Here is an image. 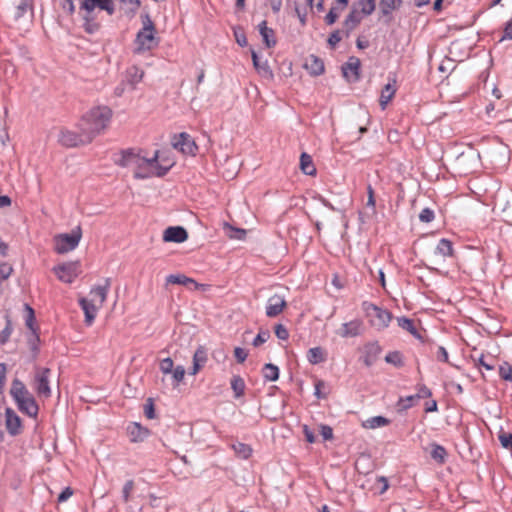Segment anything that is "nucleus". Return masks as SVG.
<instances>
[{"instance_id": "f257e3e1", "label": "nucleus", "mask_w": 512, "mask_h": 512, "mask_svg": "<svg viewBox=\"0 0 512 512\" xmlns=\"http://www.w3.org/2000/svg\"><path fill=\"white\" fill-rule=\"evenodd\" d=\"M111 117L112 111L107 106H98L90 109L79 122V129L86 135V141H92L105 130Z\"/></svg>"}, {"instance_id": "f03ea898", "label": "nucleus", "mask_w": 512, "mask_h": 512, "mask_svg": "<svg viewBox=\"0 0 512 512\" xmlns=\"http://www.w3.org/2000/svg\"><path fill=\"white\" fill-rule=\"evenodd\" d=\"M10 395L22 413L28 415L29 417H36L38 415L39 406L36 400L28 391L25 384L18 378H15L12 381Z\"/></svg>"}, {"instance_id": "7ed1b4c3", "label": "nucleus", "mask_w": 512, "mask_h": 512, "mask_svg": "<svg viewBox=\"0 0 512 512\" xmlns=\"http://www.w3.org/2000/svg\"><path fill=\"white\" fill-rule=\"evenodd\" d=\"M115 164L124 168H131L135 179H147V157L142 155V151L134 148L122 150Z\"/></svg>"}, {"instance_id": "20e7f679", "label": "nucleus", "mask_w": 512, "mask_h": 512, "mask_svg": "<svg viewBox=\"0 0 512 512\" xmlns=\"http://www.w3.org/2000/svg\"><path fill=\"white\" fill-rule=\"evenodd\" d=\"M142 28L135 39V53L141 54L158 46L159 41L155 34V25L148 14L141 15Z\"/></svg>"}, {"instance_id": "39448f33", "label": "nucleus", "mask_w": 512, "mask_h": 512, "mask_svg": "<svg viewBox=\"0 0 512 512\" xmlns=\"http://www.w3.org/2000/svg\"><path fill=\"white\" fill-rule=\"evenodd\" d=\"M82 238V229L78 225L70 233L58 234L53 238L54 250L58 254H64L74 250Z\"/></svg>"}, {"instance_id": "423d86ee", "label": "nucleus", "mask_w": 512, "mask_h": 512, "mask_svg": "<svg viewBox=\"0 0 512 512\" xmlns=\"http://www.w3.org/2000/svg\"><path fill=\"white\" fill-rule=\"evenodd\" d=\"M362 307L367 317L370 318L373 327L378 330H383L388 327L392 319L391 312L368 301H364Z\"/></svg>"}, {"instance_id": "0eeeda50", "label": "nucleus", "mask_w": 512, "mask_h": 512, "mask_svg": "<svg viewBox=\"0 0 512 512\" xmlns=\"http://www.w3.org/2000/svg\"><path fill=\"white\" fill-rule=\"evenodd\" d=\"M51 370L49 368L36 367L33 386L38 396L49 398L51 396V389L49 386V376Z\"/></svg>"}, {"instance_id": "6e6552de", "label": "nucleus", "mask_w": 512, "mask_h": 512, "mask_svg": "<svg viewBox=\"0 0 512 512\" xmlns=\"http://www.w3.org/2000/svg\"><path fill=\"white\" fill-rule=\"evenodd\" d=\"M173 148L181 151L186 155H196L198 146L193 138L186 132H181L178 135H174L172 139Z\"/></svg>"}, {"instance_id": "1a4fd4ad", "label": "nucleus", "mask_w": 512, "mask_h": 512, "mask_svg": "<svg viewBox=\"0 0 512 512\" xmlns=\"http://www.w3.org/2000/svg\"><path fill=\"white\" fill-rule=\"evenodd\" d=\"M172 164L162 165L159 161V151L156 150L151 158H147V166L145 168L147 179L152 177H163L170 170Z\"/></svg>"}, {"instance_id": "9d476101", "label": "nucleus", "mask_w": 512, "mask_h": 512, "mask_svg": "<svg viewBox=\"0 0 512 512\" xmlns=\"http://www.w3.org/2000/svg\"><path fill=\"white\" fill-rule=\"evenodd\" d=\"M58 279L65 283H72L78 276V262H68L53 268Z\"/></svg>"}, {"instance_id": "9b49d317", "label": "nucleus", "mask_w": 512, "mask_h": 512, "mask_svg": "<svg viewBox=\"0 0 512 512\" xmlns=\"http://www.w3.org/2000/svg\"><path fill=\"white\" fill-rule=\"evenodd\" d=\"M105 10L109 15L114 13L112 0H81L80 9L85 14H95V8Z\"/></svg>"}, {"instance_id": "f8f14e48", "label": "nucleus", "mask_w": 512, "mask_h": 512, "mask_svg": "<svg viewBox=\"0 0 512 512\" xmlns=\"http://www.w3.org/2000/svg\"><path fill=\"white\" fill-rule=\"evenodd\" d=\"M59 142L65 147H76L88 144L91 141H86V135H84L82 131L76 133L69 130H62L59 135Z\"/></svg>"}, {"instance_id": "ddd939ff", "label": "nucleus", "mask_w": 512, "mask_h": 512, "mask_svg": "<svg viewBox=\"0 0 512 512\" xmlns=\"http://www.w3.org/2000/svg\"><path fill=\"white\" fill-rule=\"evenodd\" d=\"M5 425L11 436H18L22 433V420L10 407L5 409Z\"/></svg>"}, {"instance_id": "4468645a", "label": "nucleus", "mask_w": 512, "mask_h": 512, "mask_svg": "<svg viewBox=\"0 0 512 512\" xmlns=\"http://www.w3.org/2000/svg\"><path fill=\"white\" fill-rule=\"evenodd\" d=\"M382 351L378 342H370L364 346L363 356L361 357L366 367H371L378 359Z\"/></svg>"}, {"instance_id": "2eb2a0df", "label": "nucleus", "mask_w": 512, "mask_h": 512, "mask_svg": "<svg viewBox=\"0 0 512 512\" xmlns=\"http://www.w3.org/2000/svg\"><path fill=\"white\" fill-rule=\"evenodd\" d=\"M188 238L186 229L182 226H170L163 232L165 242L182 243Z\"/></svg>"}, {"instance_id": "dca6fc26", "label": "nucleus", "mask_w": 512, "mask_h": 512, "mask_svg": "<svg viewBox=\"0 0 512 512\" xmlns=\"http://www.w3.org/2000/svg\"><path fill=\"white\" fill-rule=\"evenodd\" d=\"M363 330V322L360 319H354L350 322L343 323L338 330V335L342 338L357 337L361 335Z\"/></svg>"}, {"instance_id": "f3484780", "label": "nucleus", "mask_w": 512, "mask_h": 512, "mask_svg": "<svg viewBox=\"0 0 512 512\" xmlns=\"http://www.w3.org/2000/svg\"><path fill=\"white\" fill-rule=\"evenodd\" d=\"M127 433L131 442L141 443L150 435V430L137 422H132L127 427Z\"/></svg>"}, {"instance_id": "a211bd4d", "label": "nucleus", "mask_w": 512, "mask_h": 512, "mask_svg": "<svg viewBox=\"0 0 512 512\" xmlns=\"http://www.w3.org/2000/svg\"><path fill=\"white\" fill-rule=\"evenodd\" d=\"M287 303L285 299L277 294L271 296L266 305V315L269 318H274L278 316L283 309L286 307Z\"/></svg>"}, {"instance_id": "6ab92c4d", "label": "nucleus", "mask_w": 512, "mask_h": 512, "mask_svg": "<svg viewBox=\"0 0 512 512\" xmlns=\"http://www.w3.org/2000/svg\"><path fill=\"white\" fill-rule=\"evenodd\" d=\"M360 61L358 58L352 57L342 66L343 76L349 82H356L359 80Z\"/></svg>"}, {"instance_id": "aec40b11", "label": "nucleus", "mask_w": 512, "mask_h": 512, "mask_svg": "<svg viewBox=\"0 0 512 512\" xmlns=\"http://www.w3.org/2000/svg\"><path fill=\"white\" fill-rule=\"evenodd\" d=\"M362 18L359 10L354 6L343 22L345 34L348 37L350 33L360 24Z\"/></svg>"}, {"instance_id": "412c9836", "label": "nucleus", "mask_w": 512, "mask_h": 512, "mask_svg": "<svg viewBox=\"0 0 512 512\" xmlns=\"http://www.w3.org/2000/svg\"><path fill=\"white\" fill-rule=\"evenodd\" d=\"M306 70L313 76H319L324 72V62L315 55H310L305 62Z\"/></svg>"}, {"instance_id": "4be33fe9", "label": "nucleus", "mask_w": 512, "mask_h": 512, "mask_svg": "<svg viewBox=\"0 0 512 512\" xmlns=\"http://www.w3.org/2000/svg\"><path fill=\"white\" fill-rule=\"evenodd\" d=\"M79 304L85 314V323L87 325H91L96 317L97 307L93 303V300H88L86 298H81L79 300Z\"/></svg>"}, {"instance_id": "5701e85b", "label": "nucleus", "mask_w": 512, "mask_h": 512, "mask_svg": "<svg viewBox=\"0 0 512 512\" xmlns=\"http://www.w3.org/2000/svg\"><path fill=\"white\" fill-rule=\"evenodd\" d=\"M166 284H177L186 287H189V285H193L194 289H198L201 286L194 279L180 273L168 275L166 277Z\"/></svg>"}, {"instance_id": "b1692460", "label": "nucleus", "mask_w": 512, "mask_h": 512, "mask_svg": "<svg viewBox=\"0 0 512 512\" xmlns=\"http://www.w3.org/2000/svg\"><path fill=\"white\" fill-rule=\"evenodd\" d=\"M259 32L262 36L263 42L267 48H272L276 45V38L274 30L267 27V22L264 20L259 25Z\"/></svg>"}, {"instance_id": "393cba45", "label": "nucleus", "mask_w": 512, "mask_h": 512, "mask_svg": "<svg viewBox=\"0 0 512 512\" xmlns=\"http://www.w3.org/2000/svg\"><path fill=\"white\" fill-rule=\"evenodd\" d=\"M110 286H111V279L105 278L104 284L98 285V286L92 288L90 291V294L94 297L92 300L94 301L95 298H98L100 305H102L107 298V294H108Z\"/></svg>"}, {"instance_id": "a878e982", "label": "nucleus", "mask_w": 512, "mask_h": 512, "mask_svg": "<svg viewBox=\"0 0 512 512\" xmlns=\"http://www.w3.org/2000/svg\"><path fill=\"white\" fill-rule=\"evenodd\" d=\"M40 337L37 331H34L33 333H30L27 336V345L29 347V350L31 352V360L35 361L39 355L40 348Z\"/></svg>"}, {"instance_id": "bb28decb", "label": "nucleus", "mask_w": 512, "mask_h": 512, "mask_svg": "<svg viewBox=\"0 0 512 512\" xmlns=\"http://www.w3.org/2000/svg\"><path fill=\"white\" fill-rule=\"evenodd\" d=\"M430 456L438 464H444L447 458V450L440 444L432 443Z\"/></svg>"}, {"instance_id": "cd10ccee", "label": "nucleus", "mask_w": 512, "mask_h": 512, "mask_svg": "<svg viewBox=\"0 0 512 512\" xmlns=\"http://www.w3.org/2000/svg\"><path fill=\"white\" fill-rule=\"evenodd\" d=\"M300 169L304 174L309 176L316 174V168L314 166L312 157L307 153H302L300 156Z\"/></svg>"}, {"instance_id": "c85d7f7f", "label": "nucleus", "mask_w": 512, "mask_h": 512, "mask_svg": "<svg viewBox=\"0 0 512 512\" xmlns=\"http://www.w3.org/2000/svg\"><path fill=\"white\" fill-rule=\"evenodd\" d=\"M397 323H398L399 327L408 331L414 337H416L418 339L421 338V335L419 334L417 328L415 327L414 321L412 319L404 317V316L398 317Z\"/></svg>"}, {"instance_id": "c756f323", "label": "nucleus", "mask_w": 512, "mask_h": 512, "mask_svg": "<svg viewBox=\"0 0 512 512\" xmlns=\"http://www.w3.org/2000/svg\"><path fill=\"white\" fill-rule=\"evenodd\" d=\"M307 360L311 364H319L326 360V355L321 347H313L307 351Z\"/></svg>"}, {"instance_id": "7c9ffc66", "label": "nucleus", "mask_w": 512, "mask_h": 512, "mask_svg": "<svg viewBox=\"0 0 512 512\" xmlns=\"http://www.w3.org/2000/svg\"><path fill=\"white\" fill-rule=\"evenodd\" d=\"M390 420L384 416L370 417L362 423V426L367 429H376L379 427L387 426Z\"/></svg>"}, {"instance_id": "2f4dec72", "label": "nucleus", "mask_w": 512, "mask_h": 512, "mask_svg": "<svg viewBox=\"0 0 512 512\" xmlns=\"http://www.w3.org/2000/svg\"><path fill=\"white\" fill-rule=\"evenodd\" d=\"M262 375L265 381L275 382L279 378V368L272 363H267L262 368Z\"/></svg>"}, {"instance_id": "473e14b6", "label": "nucleus", "mask_w": 512, "mask_h": 512, "mask_svg": "<svg viewBox=\"0 0 512 512\" xmlns=\"http://www.w3.org/2000/svg\"><path fill=\"white\" fill-rule=\"evenodd\" d=\"M144 77V71L136 66H132L127 70V79L134 89L135 86L142 81Z\"/></svg>"}, {"instance_id": "72a5a7b5", "label": "nucleus", "mask_w": 512, "mask_h": 512, "mask_svg": "<svg viewBox=\"0 0 512 512\" xmlns=\"http://www.w3.org/2000/svg\"><path fill=\"white\" fill-rule=\"evenodd\" d=\"M453 252L452 242L447 239H441L434 250L437 256H452Z\"/></svg>"}, {"instance_id": "f704fd0d", "label": "nucleus", "mask_w": 512, "mask_h": 512, "mask_svg": "<svg viewBox=\"0 0 512 512\" xmlns=\"http://www.w3.org/2000/svg\"><path fill=\"white\" fill-rule=\"evenodd\" d=\"M395 92H396V89L392 84L388 83L384 86V88L381 91L380 100H379L380 106L383 110L386 108V105L388 104V102L394 97Z\"/></svg>"}, {"instance_id": "c9c22d12", "label": "nucleus", "mask_w": 512, "mask_h": 512, "mask_svg": "<svg viewBox=\"0 0 512 512\" xmlns=\"http://www.w3.org/2000/svg\"><path fill=\"white\" fill-rule=\"evenodd\" d=\"M84 24L83 27L85 31L89 34H93L98 31L100 24L96 21L95 14H85L83 13Z\"/></svg>"}, {"instance_id": "e433bc0d", "label": "nucleus", "mask_w": 512, "mask_h": 512, "mask_svg": "<svg viewBox=\"0 0 512 512\" xmlns=\"http://www.w3.org/2000/svg\"><path fill=\"white\" fill-rule=\"evenodd\" d=\"M24 311L26 312L25 316V324L27 328L33 333L34 331L38 332V328L35 326V311L34 309L27 303L24 304Z\"/></svg>"}, {"instance_id": "4c0bfd02", "label": "nucleus", "mask_w": 512, "mask_h": 512, "mask_svg": "<svg viewBox=\"0 0 512 512\" xmlns=\"http://www.w3.org/2000/svg\"><path fill=\"white\" fill-rule=\"evenodd\" d=\"M245 382L242 377L239 375H235L231 379V388L234 391L235 397L239 398L244 395L245 391Z\"/></svg>"}, {"instance_id": "58836bf2", "label": "nucleus", "mask_w": 512, "mask_h": 512, "mask_svg": "<svg viewBox=\"0 0 512 512\" xmlns=\"http://www.w3.org/2000/svg\"><path fill=\"white\" fill-rule=\"evenodd\" d=\"M5 322V327L0 331V345L6 344L13 332L12 320L8 314L5 315Z\"/></svg>"}, {"instance_id": "ea45409f", "label": "nucleus", "mask_w": 512, "mask_h": 512, "mask_svg": "<svg viewBox=\"0 0 512 512\" xmlns=\"http://www.w3.org/2000/svg\"><path fill=\"white\" fill-rule=\"evenodd\" d=\"M223 229L225 231L226 236H228L231 239L241 240L246 235V230L240 229V228H235L227 222L225 223Z\"/></svg>"}, {"instance_id": "a19ab883", "label": "nucleus", "mask_w": 512, "mask_h": 512, "mask_svg": "<svg viewBox=\"0 0 512 512\" xmlns=\"http://www.w3.org/2000/svg\"><path fill=\"white\" fill-rule=\"evenodd\" d=\"M402 0H380L381 12L383 15H389L393 10L397 9Z\"/></svg>"}, {"instance_id": "79ce46f5", "label": "nucleus", "mask_w": 512, "mask_h": 512, "mask_svg": "<svg viewBox=\"0 0 512 512\" xmlns=\"http://www.w3.org/2000/svg\"><path fill=\"white\" fill-rule=\"evenodd\" d=\"M357 6L360 8V13L371 15L375 10L376 0H359Z\"/></svg>"}, {"instance_id": "37998d69", "label": "nucleus", "mask_w": 512, "mask_h": 512, "mask_svg": "<svg viewBox=\"0 0 512 512\" xmlns=\"http://www.w3.org/2000/svg\"><path fill=\"white\" fill-rule=\"evenodd\" d=\"M385 361L395 367H402L404 365L402 354L399 351L389 352L385 356Z\"/></svg>"}, {"instance_id": "c03bdc74", "label": "nucleus", "mask_w": 512, "mask_h": 512, "mask_svg": "<svg viewBox=\"0 0 512 512\" xmlns=\"http://www.w3.org/2000/svg\"><path fill=\"white\" fill-rule=\"evenodd\" d=\"M417 401H418V398H416L415 395H410L405 398H400L397 403L398 411H405V410L413 407Z\"/></svg>"}, {"instance_id": "a18cd8bd", "label": "nucleus", "mask_w": 512, "mask_h": 512, "mask_svg": "<svg viewBox=\"0 0 512 512\" xmlns=\"http://www.w3.org/2000/svg\"><path fill=\"white\" fill-rule=\"evenodd\" d=\"M233 448L237 455H239L243 459H248L252 454V448L245 443H237L233 445Z\"/></svg>"}, {"instance_id": "49530a36", "label": "nucleus", "mask_w": 512, "mask_h": 512, "mask_svg": "<svg viewBox=\"0 0 512 512\" xmlns=\"http://www.w3.org/2000/svg\"><path fill=\"white\" fill-rule=\"evenodd\" d=\"M499 376L501 379L512 383V366L508 362H503L499 366Z\"/></svg>"}, {"instance_id": "de8ad7c7", "label": "nucleus", "mask_w": 512, "mask_h": 512, "mask_svg": "<svg viewBox=\"0 0 512 512\" xmlns=\"http://www.w3.org/2000/svg\"><path fill=\"white\" fill-rule=\"evenodd\" d=\"M498 439L503 448L512 451V433H507L501 429L498 433Z\"/></svg>"}, {"instance_id": "09e8293b", "label": "nucleus", "mask_w": 512, "mask_h": 512, "mask_svg": "<svg viewBox=\"0 0 512 512\" xmlns=\"http://www.w3.org/2000/svg\"><path fill=\"white\" fill-rule=\"evenodd\" d=\"M121 4L124 6L126 13L135 14V12L140 8L141 2L140 0H119Z\"/></svg>"}, {"instance_id": "8fccbe9b", "label": "nucleus", "mask_w": 512, "mask_h": 512, "mask_svg": "<svg viewBox=\"0 0 512 512\" xmlns=\"http://www.w3.org/2000/svg\"><path fill=\"white\" fill-rule=\"evenodd\" d=\"M271 334H270V331L269 330H260L259 333L256 335V337L254 338L253 342H252V345L254 347H259L260 345L264 344L265 342L268 341V339L270 338Z\"/></svg>"}, {"instance_id": "3c124183", "label": "nucleus", "mask_w": 512, "mask_h": 512, "mask_svg": "<svg viewBox=\"0 0 512 512\" xmlns=\"http://www.w3.org/2000/svg\"><path fill=\"white\" fill-rule=\"evenodd\" d=\"M193 361L205 365L207 362V351L203 346H199L193 355Z\"/></svg>"}, {"instance_id": "603ef678", "label": "nucleus", "mask_w": 512, "mask_h": 512, "mask_svg": "<svg viewBox=\"0 0 512 512\" xmlns=\"http://www.w3.org/2000/svg\"><path fill=\"white\" fill-rule=\"evenodd\" d=\"M343 10H340V7H332L330 9V11L327 13V15L325 16V22L327 25H333L337 19L339 18V14L340 12H342Z\"/></svg>"}, {"instance_id": "864d4df0", "label": "nucleus", "mask_w": 512, "mask_h": 512, "mask_svg": "<svg viewBox=\"0 0 512 512\" xmlns=\"http://www.w3.org/2000/svg\"><path fill=\"white\" fill-rule=\"evenodd\" d=\"M171 373H172V378L174 380L173 385L177 386L184 379L185 369L183 366L179 365L176 368H174Z\"/></svg>"}, {"instance_id": "5fc2aeb1", "label": "nucleus", "mask_w": 512, "mask_h": 512, "mask_svg": "<svg viewBox=\"0 0 512 512\" xmlns=\"http://www.w3.org/2000/svg\"><path fill=\"white\" fill-rule=\"evenodd\" d=\"M434 211L430 208H424L419 214V220L423 223H430L434 220Z\"/></svg>"}, {"instance_id": "6e6d98bb", "label": "nucleus", "mask_w": 512, "mask_h": 512, "mask_svg": "<svg viewBox=\"0 0 512 512\" xmlns=\"http://www.w3.org/2000/svg\"><path fill=\"white\" fill-rule=\"evenodd\" d=\"M31 7V1H20V3L16 6L15 10V18L18 19L22 17Z\"/></svg>"}, {"instance_id": "4d7b16f0", "label": "nucleus", "mask_w": 512, "mask_h": 512, "mask_svg": "<svg viewBox=\"0 0 512 512\" xmlns=\"http://www.w3.org/2000/svg\"><path fill=\"white\" fill-rule=\"evenodd\" d=\"M134 489V481L128 480L125 482L123 489H122V498L124 502H128L130 500V494Z\"/></svg>"}, {"instance_id": "13d9d810", "label": "nucleus", "mask_w": 512, "mask_h": 512, "mask_svg": "<svg viewBox=\"0 0 512 512\" xmlns=\"http://www.w3.org/2000/svg\"><path fill=\"white\" fill-rule=\"evenodd\" d=\"M159 367L164 374H170L174 369L173 360L170 357H167L160 362Z\"/></svg>"}, {"instance_id": "bf43d9fd", "label": "nucleus", "mask_w": 512, "mask_h": 512, "mask_svg": "<svg viewBox=\"0 0 512 512\" xmlns=\"http://www.w3.org/2000/svg\"><path fill=\"white\" fill-rule=\"evenodd\" d=\"M144 414L148 419H154L156 417L154 403L151 398L147 399L144 405Z\"/></svg>"}, {"instance_id": "052dcab7", "label": "nucleus", "mask_w": 512, "mask_h": 512, "mask_svg": "<svg viewBox=\"0 0 512 512\" xmlns=\"http://www.w3.org/2000/svg\"><path fill=\"white\" fill-rule=\"evenodd\" d=\"M275 335L280 340H287L289 337V332L287 328L282 324H277L274 328Z\"/></svg>"}, {"instance_id": "680f3d73", "label": "nucleus", "mask_w": 512, "mask_h": 512, "mask_svg": "<svg viewBox=\"0 0 512 512\" xmlns=\"http://www.w3.org/2000/svg\"><path fill=\"white\" fill-rule=\"evenodd\" d=\"M432 396V391L425 385H420L417 389L415 397L419 399L429 398Z\"/></svg>"}, {"instance_id": "e2e57ef3", "label": "nucleus", "mask_w": 512, "mask_h": 512, "mask_svg": "<svg viewBox=\"0 0 512 512\" xmlns=\"http://www.w3.org/2000/svg\"><path fill=\"white\" fill-rule=\"evenodd\" d=\"M7 365L0 363V394L4 392L6 384Z\"/></svg>"}, {"instance_id": "0e129e2a", "label": "nucleus", "mask_w": 512, "mask_h": 512, "mask_svg": "<svg viewBox=\"0 0 512 512\" xmlns=\"http://www.w3.org/2000/svg\"><path fill=\"white\" fill-rule=\"evenodd\" d=\"M320 434L324 440L333 439V429L329 425L321 424L320 425Z\"/></svg>"}, {"instance_id": "69168bd1", "label": "nucleus", "mask_w": 512, "mask_h": 512, "mask_svg": "<svg viewBox=\"0 0 512 512\" xmlns=\"http://www.w3.org/2000/svg\"><path fill=\"white\" fill-rule=\"evenodd\" d=\"M253 65L258 71H267L268 65L266 62L261 63L255 51H252Z\"/></svg>"}, {"instance_id": "338daca9", "label": "nucleus", "mask_w": 512, "mask_h": 512, "mask_svg": "<svg viewBox=\"0 0 512 512\" xmlns=\"http://www.w3.org/2000/svg\"><path fill=\"white\" fill-rule=\"evenodd\" d=\"M341 33L339 30L332 32L328 38V44L334 48L341 41Z\"/></svg>"}, {"instance_id": "774afa93", "label": "nucleus", "mask_w": 512, "mask_h": 512, "mask_svg": "<svg viewBox=\"0 0 512 512\" xmlns=\"http://www.w3.org/2000/svg\"><path fill=\"white\" fill-rule=\"evenodd\" d=\"M234 356L238 363H243L246 360L248 353L245 349L241 347H236L234 349Z\"/></svg>"}]
</instances>
